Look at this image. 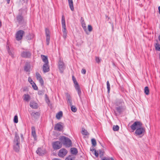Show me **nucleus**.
<instances>
[{"label": "nucleus", "mask_w": 160, "mask_h": 160, "mask_svg": "<svg viewBox=\"0 0 160 160\" xmlns=\"http://www.w3.org/2000/svg\"><path fill=\"white\" fill-rule=\"evenodd\" d=\"M32 85L33 88L35 90H37L38 89V88L37 86L36 85V84L35 83H32Z\"/></svg>", "instance_id": "nucleus-40"}, {"label": "nucleus", "mask_w": 160, "mask_h": 160, "mask_svg": "<svg viewBox=\"0 0 160 160\" xmlns=\"http://www.w3.org/2000/svg\"><path fill=\"white\" fill-rule=\"evenodd\" d=\"M111 160H114L112 158H111Z\"/></svg>", "instance_id": "nucleus-61"}, {"label": "nucleus", "mask_w": 160, "mask_h": 160, "mask_svg": "<svg viewBox=\"0 0 160 160\" xmlns=\"http://www.w3.org/2000/svg\"><path fill=\"white\" fill-rule=\"evenodd\" d=\"M24 32L23 31L20 30L18 31L16 34V39L18 41L21 40L22 38Z\"/></svg>", "instance_id": "nucleus-5"}, {"label": "nucleus", "mask_w": 160, "mask_h": 160, "mask_svg": "<svg viewBox=\"0 0 160 160\" xmlns=\"http://www.w3.org/2000/svg\"><path fill=\"white\" fill-rule=\"evenodd\" d=\"M155 49L156 50L160 51V45L158 43L155 44L154 45Z\"/></svg>", "instance_id": "nucleus-31"}, {"label": "nucleus", "mask_w": 160, "mask_h": 160, "mask_svg": "<svg viewBox=\"0 0 160 160\" xmlns=\"http://www.w3.org/2000/svg\"><path fill=\"white\" fill-rule=\"evenodd\" d=\"M36 75L37 80L42 78L38 72L36 73Z\"/></svg>", "instance_id": "nucleus-43"}, {"label": "nucleus", "mask_w": 160, "mask_h": 160, "mask_svg": "<svg viewBox=\"0 0 160 160\" xmlns=\"http://www.w3.org/2000/svg\"><path fill=\"white\" fill-rule=\"evenodd\" d=\"M30 35H28L27 36V39L30 40L32 39V37L30 38Z\"/></svg>", "instance_id": "nucleus-52"}, {"label": "nucleus", "mask_w": 160, "mask_h": 160, "mask_svg": "<svg viewBox=\"0 0 160 160\" xmlns=\"http://www.w3.org/2000/svg\"><path fill=\"white\" fill-rule=\"evenodd\" d=\"M92 143L93 146L95 147L96 145V142L95 139L94 138H92L91 139Z\"/></svg>", "instance_id": "nucleus-37"}, {"label": "nucleus", "mask_w": 160, "mask_h": 160, "mask_svg": "<svg viewBox=\"0 0 160 160\" xmlns=\"http://www.w3.org/2000/svg\"><path fill=\"white\" fill-rule=\"evenodd\" d=\"M115 105L117 107H125L123 101L122 100H117L115 103Z\"/></svg>", "instance_id": "nucleus-11"}, {"label": "nucleus", "mask_w": 160, "mask_h": 160, "mask_svg": "<svg viewBox=\"0 0 160 160\" xmlns=\"http://www.w3.org/2000/svg\"><path fill=\"white\" fill-rule=\"evenodd\" d=\"M158 9L159 14H160V6L158 7Z\"/></svg>", "instance_id": "nucleus-57"}, {"label": "nucleus", "mask_w": 160, "mask_h": 160, "mask_svg": "<svg viewBox=\"0 0 160 160\" xmlns=\"http://www.w3.org/2000/svg\"><path fill=\"white\" fill-rule=\"evenodd\" d=\"M102 160H111L110 158H103L102 159Z\"/></svg>", "instance_id": "nucleus-54"}, {"label": "nucleus", "mask_w": 160, "mask_h": 160, "mask_svg": "<svg viewBox=\"0 0 160 160\" xmlns=\"http://www.w3.org/2000/svg\"><path fill=\"white\" fill-rule=\"evenodd\" d=\"M107 88L108 89V92L109 93L110 92V85L108 81L107 82Z\"/></svg>", "instance_id": "nucleus-36"}, {"label": "nucleus", "mask_w": 160, "mask_h": 160, "mask_svg": "<svg viewBox=\"0 0 160 160\" xmlns=\"http://www.w3.org/2000/svg\"><path fill=\"white\" fill-rule=\"evenodd\" d=\"M30 106L32 108L36 109L38 108V104L34 101H31L30 103Z\"/></svg>", "instance_id": "nucleus-12"}, {"label": "nucleus", "mask_w": 160, "mask_h": 160, "mask_svg": "<svg viewBox=\"0 0 160 160\" xmlns=\"http://www.w3.org/2000/svg\"><path fill=\"white\" fill-rule=\"evenodd\" d=\"M72 79L73 80V82H74V81H75V80H76V79L75 78H74V76H73L72 77Z\"/></svg>", "instance_id": "nucleus-56"}, {"label": "nucleus", "mask_w": 160, "mask_h": 160, "mask_svg": "<svg viewBox=\"0 0 160 160\" xmlns=\"http://www.w3.org/2000/svg\"><path fill=\"white\" fill-rule=\"evenodd\" d=\"M67 100L68 103H69L70 105H71L72 104L71 98L70 95L68 94H67Z\"/></svg>", "instance_id": "nucleus-23"}, {"label": "nucleus", "mask_w": 160, "mask_h": 160, "mask_svg": "<svg viewBox=\"0 0 160 160\" xmlns=\"http://www.w3.org/2000/svg\"><path fill=\"white\" fill-rule=\"evenodd\" d=\"M62 123L59 122L56 124L54 127V129L58 131H61L62 129Z\"/></svg>", "instance_id": "nucleus-10"}, {"label": "nucleus", "mask_w": 160, "mask_h": 160, "mask_svg": "<svg viewBox=\"0 0 160 160\" xmlns=\"http://www.w3.org/2000/svg\"><path fill=\"white\" fill-rule=\"evenodd\" d=\"M46 42L47 45H48L49 43V41L50 40V36H46Z\"/></svg>", "instance_id": "nucleus-39"}, {"label": "nucleus", "mask_w": 160, "mask_h": 160, "mask_svg": "<svg viewBox=\"0 0 160 160\" xmlns=\"http://www.w3.org/2000/svg\"><path fill=\"white\" fill-rule=\"evenodd\" d=\"M62 116V111L58 112L56 115V117L58 119H60Z\"/></svg>", "instance_id": "nucleus-29"}, {"label": "nucleus", "mask_w": 160, "mask_h": 160, "mask_svg": "<svg viewBox=\"0 0 160 160\" xmlns=\"http://www.w3.org/2000/svg\"><path fill=\"white\" fill-rule=\"evenodd\" d=\"M21 137H22V134L21 135Z\"/></svg>", "instance_id": "nucleus-63"}, {"label": "nucleus", "mask_w": 160, "mask_h": 160, "mask_svg": "<svg viewBox=\"0 0 160 160\" xmlns=\"http://www.w3.org/2000/svg\"><path fill=\"white\" fill-rule=\"evenodd\" d=\"M159 59H160V53L159 54Z\"/></svg>", "instance_id": "nucleus-62"}, {"label": "nucleus", "mask_w": 160, "mask_h": 160, "mask_svg": "<svg viewBox=\"0 0 160 160\" xmlns=\"http://www.w3.org/2000/svg\"><path fill=\"white\" fill-rule=\"evenodd\" d=\"M90 150L91 151H94V150H96L94 149V148L92 147V148H91Z\"/></svg>", "instance_id": "nucleus-55"}, {"label": "nucleus", "mask_w": 160, "mask_h": 160, "mask_svg": "<svg viewBox=\"0 0 160 160\" xmlns=\"http://www.w3.org/2000/svg\"><path fill=\"white\" fill-rule=\"evenodd\" d=\"M67 35V33H63V37L64 39H65L66 38Z\"/></svg>", "instance_id": "nucleus-51"}, {"label": "nucleus", "mask_w": 160, "mask_h": 160, "mask_svg": "<svg viewBox=\"0 0 160 160\" xmlns=\"http://www.w3.org/2000/svg\"><path fill=\"white\" fill-rule=\"evenodd\" d=\"M68 2L69 5L70 9L72 11L74 10V8L73 6V2L72 0H68Z\"/></svg>", "instance_id": "nucleus-21"}, {"label": "nucleus", "mask_w": 160, "mask_h": 160, "mask_svg": "<svg viewBox=\"0 0 160 160\" xmlns=\"http://www.w3.org/2000/svg\"><path fill=\"white\" fill-rule=\"evenodd\" d=\"M58 68L60 72L62 73L65 69V66L63 62L60 59L58 62Z\"/></svg>", "instance_id": "nucleus-7"}, {"label": "nucleus", "mask_w": 160, "mask_h": 160, "mask_svg": "<svg viewBox=\"0 0 160 160\" xmlns=\"http://www.w3.org/2000/svg\"><path fill=\"white\" fill-rule=\"evenodd\" d=\"M45 32L46 36H50V32L48 29V28H46L45 30Z\"/></svg>", "instance_id": "nucleus-38"}, {"label": "nucleus", "mask_w": 160, "mask_h": 160, "mask_svg": "<svg viewBox=\"0 0 160 160\" xmlns=\"http://www.w3.org/2000/svg\"><path fill=\"white\" fill-rule=\"evenodd\" d=\"M68 152L65 149L62 148L60 149L58 153V155L60 157H64Z\"/></svg>", "instance_id": "nucleus-9"}, {"label": "nucleus", "mask_w": 160, "mask_h": 160, "mask_svg": "<svg viewBox=\"0 0 160 160\" xmlns=\"http://www.w3.org/2000/svg\"><path fill=\"white\" fill-rule=\"evenodd\" d=\"M75 89L78 92V94L80 98H81V91L79 86L77 85Z\"/></svg>", "instance_id": "nucleus-22"}, {"label": "nucleus", "mask_w": 160, "mask_h": 160, "mask_svg": "<svg viewBox=\"0 0 160 160\" xmlns=\"http://www.w3.org/2000/svg\"><path fill=\"white\" fill-rule=\"evenodd\" d=\"M95 60L97 63H99L101 62V59L99 57H95Z\"/></svg>", "instance_id": "nucleus-42"}, {"label": "nucleus", "mask_w": 160, "mask_h": 160, "mask_svg": "<svg viewBox=\"0 0 160 160\" xmlns=\"http://www.w3.org/2000/svg\"><path fill=\"white\" fill-rule=\"evenodd\" d=\"M23 98V100L27 102H29L30 99V96L28 94H24Z\"/></svg>", "instance_id": "nucleus-19"}, {"label": "nucleus", "mask_w": 160, "mask_h": 160, "mask_svg": "<svg viewBox=\"0 0 160 160\" xmlns=\"http://www.w3.org/2000/svg\"><path fill=\"white\" fill-rule=\"evenodd\" d=\"M99 154L101 157H102L103 155V152L101 150H99Z\"/></svg>", "instance_id": "nucleus-48"}, {"label": "nucleus", "mask_w": 160, "mask_h": 160, "mask_svg": "<svg viewBox=\"0 0 160 160\" xmlns=\"http://www.w3.org/2000/svg\"><path fill=\"white\" fill-rule=\"evenodd\" d=\"M62 31L63 33H67L65 17L62 15Z\"/></svg>", "instance_id": "nucleus-8"}, {"label": "nucleus", "mask_w": 160, "mask_h": 160, "mask_svg": "<svg viewBox=\"0 0 160 160\" xmlns=\"http://www.w3.org/2000/svg\"><path fill=\"white\" fill-rule=\"evenodd\" d=\"M75 85V88H76V87L78 85V86H79V85L78 84V82H77V81H76V80H75V81H74V82H73Z\"/></svg>", "instance_id": "nucleus-53"}, {"label": "nucleus", "mask_w": 160, "mask_h": 160, "mask_svg": "<svg viewBox=\"0 0 160 160\" xmlns=\"http://www.w3.org/2000/svg\"><path fill=\"white\" fill-rule=\"evenodd\" d=\"M7 49L8 50V52L9 55H10L12 58H14V52L13 51V50H10L8 47Z\"/></svg>", "instance_id": "nucleus-24"}, {"label": "nucleus", "mask_w": 160, "mask_h": 160, "mask_svg": "<svg viewBox=\"0 0 160 160\" xmlns=\"http://www.w3.org/2000/svg\"><path fill=\"white\" fill-rule=\"evenodd\" d=\"M2 24L1 21H0V28L2 26Z\"/></svg>", "instance_id": "nucleus-60"}, {"label": "nucleus", "mask_w": 160, "mask_h": 160, "mask_svg": "<svg viewBox=\"0 0 160 160\" xmlns=\"http://www.w3.org/2000/svg\"><path fill=\"white\" fill-rule=\"evenodd\" d=\"M6 1L8 4H9L10 3V0H6Z\"/></svg>", "instance_id": "nucleus-58"}, {"label": "nucleus", "mask_w": 160, "mask_h": 160, "mask_svg": "<svg viewBox=\"0 0 160 160\" xmlns=\"http://www.w3.org/2000/svg\"><path fill=\"white\" fill-rule=\"evenodd\" d=\"M37 153L40 156H42L44 154L45 152L42 151L41 148H38V149L36 151Z\"/></svg>", "instance_id": "nucleus-16"}, {"label": "nucleus", "mask_w": 160, "mask_h": 160, "mask_svg": "<svg viewBox=\"0 0 160 160\" xmlns=\"http://www.w3.org/2000/svg\"><path fill=\"white\" fill-rule=\"evenodd\" d=\"M20 138L18 134L16 133L14 140L13 149L16 152H18L20 149Z\"/></svg>", "instance_id": "nucleus-1"}, {"label": "nucleus", "mask_w": 160, "mask_h": 160, "mask_svg": "<svg viewBox=\"0 0 160 160\" xmlns=\"http://www.w3.org/2000/svg\"><path fill=\"white\" fill-rule=\"evenodd\" d=\"M88 30L89 32H91L92 30V27L91 25H88Z\"/></svg>", "instance_id": "nucleus-47"}, {"label": "nucleus", "mask_w": 160, "mask_h": 160, "mask_svg": "<svg viewBox=\"0 0 160 160\" xmlns=\"http://www.w3.org/2000/svg\"><path fill=\"white\" fill-rule=\"evenodd\" d=\"M126 107H116V109L117 111L119 113H121L125 109Z\"/></svg>", "instance_id": "nucleus-15"}, {"label": "nucleus", "mask_w": 160, "mask_h": 160, "mask_svg": "<svg viewBox=\"0 0 160 160\" xmlns=\"http://www.w3.org/2000/svg\"><path fill=\"white\" fill-rule=\"evenodd\" d=\"M41 57L42 61L45 62V64H48V58L47 56L42 55Z\"/></svg>", "instance_id": "nucleus-17"}, {"label": "nucleus", "mask_w": 160, "mask_h": 160, "mask_svg": "<svg viewBox=\"0 0 160 160\" xmlns=\"http://www.w3.org/2000/svg\"><path fill=\"white\" fill-rule=\"evenodd\" d=\"M21 55L23 58H29L31 56V53L29 52H23L21 53Z\"/></svg>", "instance_id": "nucleus-13"}, {"label": "nucleus", "mask_w": 160, "mask_h": 160, "mask_svg": "<svg viewBox=\"0 0 160 160\" xmlns=\"http://www.w3.org/2000/svg\"><path fill=\"white\" fill-rule=\"evenodd\" d=\"M52 146L54 149H58L62 147V143L59 141H56L52 143Z\"/></svg>", "instance_id": "nucleus-6"}, {"label": "nucleus", "mask_w": 160, "mask_h": 160, "mask_svg": "<svg viewBox=\"0 0 160 160\" xmlns=\"http://www.w3.org/2000/svg\"><path fill=\"white\" fill-rule=\"evenodd\" d=\"M144 92L146 95H148L149 91L148 87H146L144 88Z\"/></svg>", "instance_id": "nucleus-33"}, {"label": "nucleus", "mask_w": 160, "mask_h": 160, "mask_svg": "<svg viewBox=\"0 0 160 160\" xmlns=\"http://www.w3.org/2000/svg\"><path fill=\"white\" fill-rule=\"evenodd\" d=\"M53 160H60L59 159H58V158H55L53 159Z\"/></svg>", "instance_id": "nucleus-59"}, {"label": "nucleus", "mask_w": 160, "mask_h": 160, "mask_svg": "<svg viewBox=\"0 0 160 160\" xmlns=\"http://www.w3.org/2000/svg\"><path fill=\"white\" fill-rule=\"evenodd\" d=\"M71 153L73 154L76 155L78 153V150L77 149L74 148H71Z\"/></svg>", "instance_id": "nucleus-27"}, {"label": "nucleus", "mask_w": 160, "mask_h": 160, "mask_svg": "<svg viewBox=\"0 0 160 160\" xmlns=\"http://www.w3.org/2000/svg\"><path fill=\"white\" fill-rule=\"evenodd\" d=\"M75 157L71 155H69L67 157L65 160H74Z\"/></svg>", "instance_id": "nucleus-30"}, {"label": "nucleus", "mask_w": 160, "mask_h": 160, "mask_svg": "<svg viewBox=\"0 0 160 160\" xmlns=\"http://www.w3.org/2000/svg\"><path fill=\"white\" fill-rule=\"evenodd\" d=\"M59 140L66 147H69L71 146V141L68 138L62 136L60 138Z\"/></svg>", "instance_id": "nucleus-2"}, {"label": "nucleus", "mask_w": 160, "mask_h": 160, "mask_svg": "<svg viewBox=\"0 0 160 160\" xmlns=\"http://www.w3.org/2000/svg\"><path fill=\"white\" fill-rule=\"evenodd\" d=\"M17 21L19 23H22L23 22V19L22 16L20 15H18L17 17Z\"/></svg>", "instance_id": "nucleus-18"}, {"label": "nucleus", "mask_w": 160, "mask_h": 160, "mask_svg": "<svg viewBox=\"0 0 160 160\" xmlns=\"http://www.w3.org/2000/svg\"><path fill=\"white\" fill-rule=\"evenodd\" d=\"M70 106L71 107V110L73 112H76L77 111V109L76 107L72 105H70Z\"/></svg>", "instance_id": "nucleus-32"}, {"label": "nucleus", "mask_w": 160, "mask_h": 160, "mask_svg": "<svg viewBox=\"0 0 160 160\" xmlns=\"http://www.w3.org/2000/svg\"><path fill=\"white\" fill-rule=\"evenodd\" d=\"M119 127L118 125H114L113 127V130L114 131H118L119 130Z\"/></svg>", "instance_id": "nucleus-35"}, {"label": "nucleus", "mask_w": 160, "mask_h": 160, "mask_svg": "<svg viewBox=\"0 0 160 160\" xmlns=\"http://www.w3.org/2000/svg\"><path fill=\"white\" fill-rule=\"evenodd\" d=\"M94 154L97 157H98V151L96 150H94Z\"/></svg>", "instance_id": "nucleus-46"}, {"label": "nucleus", "mask_w": 160, "mask_h": 160, "mask_svg": "<svg viewBox=\"0 0 160 160\" xmlns=\"http://www.w3.org/2000/svg\"><path fill=\"white\" fill-rule=\"evenodd\" d=\"M30 68V65L29 64H27L25 65L24 67V70L26 72H28Z\"/></svg>", "instance_id": "nucleus-28"}, {"label": "nucleus", "mask_w": 160, "mask_h": 160, "mask_svg": "<svg viewBox=\"0 0 160 160\" xmlns=\"http://www.w3.org/2000/svg\"><path fill=\"white\" fill-rule=\"evenodd\" d=\"M38 80L39 81L40 83L42 85H43L44 82L42 78H40V79H38Z\"/></svg>", "instance_id": "nucleus-44"}, {"label": "nucleus", "mask_w": 160, "mask_h": 160, "mask_svg": "<svg viewBox=\"0 0 160 160\" xmlns=\"http://www.w3.org/2000/svg\"><path fill=\"white\" fill-rule=\"evenodd\" d=\"M39 113L38 112H32L31 113V116L34 118H37V117H38L39 116Z\"/></svg>", "instance_id": "nucleus-26"}, {"label": "nucleus", "mask_w": 160, "mask_h": 160, "mask_svg": "<svg viewBox=\"0 0 160 160\" xmlns=\"http://www.w3.org/2000/svg\"><path fill=\"white\" fill-rule=\"evenodd\" d=\"M32 135L33 136L34 139L36 140V135L35 128L34 127H32Z\"/></svg>", "instance_id": "nucleus-20"}, {"label": "nucleus", "mask_w": 160, "mask_h": 160, "mask_svg": "<svg viewBox=\"0 0 160 160\" xmlns=\"http://www.w3.org/2000/svg\"><path fill=\"white\" fill-rule=\"evenodd\" d=\"M81 72L82 74H85L86 72V70L84 69H82L81 71Z\"/></svg>", "instance_id": "nucleus-50"}, {"label": "nucleus", "mask_w": 160, "mask_h": 160, "mask_svg": "<svg viewBox=\"0 0 160 160\" xmlns=\"http://www.w3.org/2000/svg\"><path fill=\"white\" fill-rule=\"evenodd\" d=\"M142 124L139 121L135 122L131 126V129L133 131L136 130L137 128L142 126Z\"/></svg>", "instance_id": "nucleus-4"}, {"label": "nucleus", "mask_w": 160, "mask_h": 160, "mask_svg": "<svg viewBox=\"0 0 160 160\" xmlns=\"http://www.w3.org/2000/svg\"><path fill=\"white\" fill-rule=\"evenodd\" d=\"M82 133L83 135L86 136H87L88 134V132L84 129H82Z\"/></svg>", "instance_id": "nucleus-34"}, {"label": "nucleus", "mask_w": 160, "mask_h": 160, "mask_svg": "<svg viewBox=\"0 0 160 160\" xmlns=\"http://www.w3.org/2000/svg\"><path fill=\"white\" fill-rule=\"evenodd\" d=\"M145 132V128L142 126L136 129L135 133L137 135H142L143 136Z\"/></svg>", "instance_id": "nucleus-3"}, {"label": "nucleus", "mask_w": 160, "mask_h": 160, "mask_svg": "<svg viewBox=\"0 0 160 160\" xmlns=\"http://www.w3.org/2000/svg\"><path fill=\"white\" fill-rule=\"evenodd\" d=\"M38 94L39 95H42L44 93H43V91H39L38 92Z\"/></svg>", "instance_id": "nucleus-49"}, {"label": "nucleus", "mask_w": 160, "mask_h": 160, "mask_svg": "<svg viewBox=\"0 0 160 160\" xmlns=\"http://www.w3.org/2000/svg\"><path fill=\"white\" fill-rule=\"evenodd\" d=\"M43 70L44 72H48L49 71L48 64H44L43 66Z\"/></svg>", "instance_id": "nucleus-14"}, {"label": "nucleus", "mask_w": 160, "mask_h": 160, "mask_svg": "<svg viewBox=\"0 0 160 160\" xmlns=\"http://www.w3.org/2000/svg\"><path fill=\"white\" fill-rule=\"evenodd\" d=\"M28 82L32 84V83H34L32 81V79L30 77H29L28 78Z\"/></svg>", "instance_id": "nucleus-45"}, {"label": "nucleus", "mask_w": 160, "mask_h": 160, "mask_svg": "<svg viewBox=\"0 0 160 160\" xmlns=\"http://www.w3.org/2000/svg\"><path fill=\"white\" fill-rule=\"evenodd\" d=\"M81 24L82 26L85 31H86V24L84 22V20L82 18H81Z\"/></svg>", "instance_id": "nucleus-25"}, {"label": "nucleus", "mask_w": 160, "mask_h": 160, "mask_svg": "<svg viewBox=\"0 0 160 160\" xmlns=\"http://www.w3.org/2000/svg\"><path fill=\"white\" fill-rule=\"evenodd\" d=\"M14 122L15 123H17L18 122V117L17 115L15 116L14 117Z\"/></svg>", "instance_id": "nucleus-41"}]
</instances>
